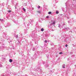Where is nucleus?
Returning <instances> with one entry per match:
<instances>
[{"mask_svg":"<svg viewBox=\"0 0 76 76\" xmlns=\"http://www.w3.org/2000/svg\"><path fill=\"white\" fill-rule=\"evenodd\" d=\"M59 54H63V52H60L59 53Z\"/></svg>","mask_w":76,"mask_h":76,"instance_id":"nucleus-5","label":"nucleus"},{"mask_svg":"<svg viewBox=\"0 0 76 76\" xmlns=\"http://www.w3.org/2000/svg\"><path fill=\"white\" fill-rule=\"evenodd\" d=\"M48 14H49V15H50V14H51V12H49Z\"/></svg>","mask_w":76,"mask_h":76,"instance_id":"nucleus-3","label":"nucleus"},{"mask_svg":"<svg viewBox=\"0 0 76 76\" xmlns=\"http://www.w3.org/2000/svg\"><path fill=\"white\" fill-rule=\"evenodd\" d=\"M1 20V19L0 18V21Z\"/></svg>","mask_w":76,"mask_h":76,"instance_id":"nucleus-15","label":"nucleus"},{"mask_svg":"<svg viewBox=\"0 0 76 76\" xmlns=\"http://www.w3.org/2000/svg\"><path fill=\"white\" fill-rule=\"evenodd\" d=\"M45 43H47V40H45Z\"/></svg>","mask_w":76,"mask_h":76,"instance_id":"nucleus-8","label":"nucleus"},{"mask_svg":"<svg viewBox=\"0 0 76 76\" xmlns=\"http://www.w3.org/2000/svg\"><path fill=\"white\" fill-rule=\"evenodd\" d=\"M8 12H11V11L9 10L8 11Z\"/></svg>","mask_w":76,"mask_h":76,"instance_id":"nucleus-10","label":"nucleus"},{"mask_svg":"<svg viewBox=\"0 0 76 76\" xmlns=\"http://www.w3.org/2000/svg\"><path fill=\"white\" fill-rule=\"evenodd\" d=\"M37 13H40L39 12V11H37Z\"/></svg>","mask_w":76,"mask_h":76,"instance_id":"nucleus-9","label":"nucleus"},{"mask_svg":"<svg viewBox=\"0 0 76 76\" xmlns=\"http://www.w3.org/2000/svg\"><path fill=\"white\" fill-rule=\"evenodd\" d=\"M40 7H40V6H39L38 7V8L39 9V8H40Z\"/></svg>","mask_w":76,"mask_h":76,"instance_id":"nucleus-12","label":"nucleus"},{"mask_svg":"<svg viewBox=\"0 0 76 76\" xmlns=\"http://www.w3.org/2000/svg\"><path fill=\"white\" fill-rule=\"evenodd\" d=\"M13 61V60H12V59H10L9 62H10V63H12Z\"/></svg>","mask_w":76,"mask_h":76,"instance_id":"nucleus-1","label":"nucleus"},{"mask_svg":"<svg viewBox=\"0 0 76 76\" xmlns=\"http://www.w3.org/2000/svg\"><path fill=\"white\" fill-rule=\"evenodd\" d=\"M56 14H58V11H57L56 12Z\"/></svg>","mask_w":76,"mask_h":76,"instance_id":"nucleus-7","label":"nucleus"},{"mask_svg":"<svg viewBox=\"0 0 76 76\" xmlns=\"http://www.w3.org/2000/svg\"><path fill=\"white\" fill-rule=\"evenodd\" d=\"M49 18V17L48 16L46 17V18Z\"/></svg>","mask_w":76,"mask_h":76,"instance_id":"nucleus-11","label":"nucleus"},{"mask_svg":"<svg viewBox=\"0 0 76 76\" xmlns=\"http://www.w3.org/2000/svg\"><path fill=\"white\" fill-rule=\"evenodd\" d=\"M15 9H16V7L15 8Z\"/></svg>","mask_w":76,"mask_h":76,"instance_id":"nucleus-16","label":"nucleus"},{"mask_svg":"<svg viewBox=\"0 0 76 76\" xmlns=\"http://www.w3.org/2000/svg\"><path fill=\"white\" fill-rule=\"evenodd\" d=\"M65 46L66 47H67V45H65Z\"/></svg>","mask_w":76,"mask_h":76,"instance_id":"nucleus-13","label":"nucleus"},{"mask_svg":"<svg viewBox=\"0 0 76 76\" xmlns=\"http://www.w3.org/2000/svg\"><path fill=\"white\" fill-rule=\"evenodd\" d=\"M63 68H64H64H65V67L64 66H63Z\"/></svg>","mask_w":76,"mask_h":76,"instance_id":"nucleus-14","label":"nucleus"},{"mask_svg":"<svg viewBox=\"0 0 76 76\" xmlns=\"http://www.w3.org/2000/svg\"><path fill=\"white\" fill-rule=\"evenodd\" d=\"M23 10L24 12H26V9H25V8H23Z\"/></svg>","mask_w":76,"mask_h":76,"instance_id":"nucleus-4","label":"nucleus"},{"mask_svg":"<svg viewBox=\"0 0 76 76\" xmlns=\"http://www.w3.org/2000/svg\"><path fill=\"white\" fill-rule=\"evenodd\" d=\"M56 23V21H54L53 22V24H55Z\"/></svg>","mask_w":76,"mask_h":76,"instance_id":"nucleus-6","label":"nucleus"},{"mask_svg":"<svg viewBox=\"0 0 76 76\" xmlns=\"http://www.w3.org/2000/svg\"><path fill=\"white\" fill-rule=\"evenodd\" d=\"M41 31H44V28H42L41 29Z\"/></svg>","mask_w":76,"mask_h":76,"instance_id":"nucleus-2","label":"nucleus"}]
</instances>
